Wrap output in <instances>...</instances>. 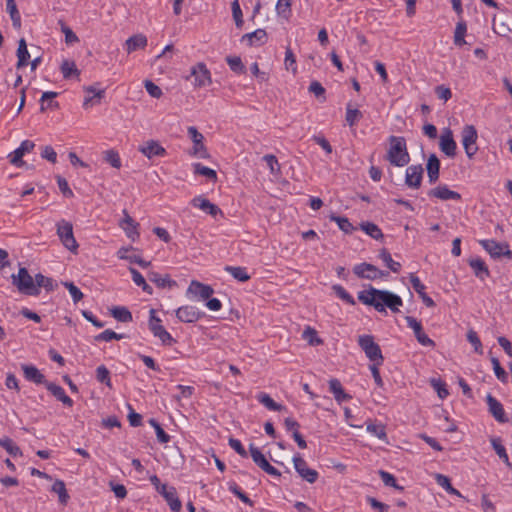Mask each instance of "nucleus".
<instances>
[{"instance_id":"nucleus-47","label":"nucleus","mask_w":512,"mask_h":512,"mask_svg":"<svg viewBox=\"0 0 512 512\" xmlns=\"http://www.w3.org/2000/svg\"><path fill=\"white\" fill-rule=\"evenodd\" d=\"M35 286H37V289L39 290L43 287L47 291H53L55 287L53 279L46 277L41 273L35 275Z\"/></svg>"},{"instance_id":"nucleus-13","label":"nucleus","mask_w":512,"mask_h":512,"mask_svg":"<svg viewBox=\"0 0 512 512\" xmlns=\"http://www.w3.org/2000/svg\"><path fill=\"white\" fill-rule=\"evenodd\" d=\"M138 150L148 159H152L153 157H164L167 154L166 149L157 140H148L144 142L139 146Z\"/></svg>"},{"instance_id":"nucleus-54","label":"nucleus","mask_w":512,"mask_h":512,"mask_svg":"<svg viewBox=\"0 0 512 512\" xmlns=\"http://www.w3.org/2000/svg\"><path fill=\"white\" fill-rule=\"evenodd\" d=\"M367 431L381 440L387 439L386 429L383 424L369 423L367 425Z\"/></svg>"},{"instance_id":"nucleus-51","label":"nucleus","mask_w":512,"mask_h":512,"mask_svg":"<svg viewBox=\"0 0 512 512\" xmlns=\"http://www.w3.org/2000/svg\"><path fill=\"white\" fill-rule=\"evenodd\" d=\"M104 160L109 163L112 167L119 169L121 167V159L117 151L110 149L105 151Z\"/></svg>"},{"instance_id":"nucleus-29","label":"nucleus","mask_w":512,"mask_h":512,"mask_svg":"<svg viewBox=\"0 0 512 512\" xmlns=\"http://www.w3.org/2000/svg\"><path fill=\"white\" fill-rule=\"evenodd\" d=\"M479 243L491 255V257L499 258L503 256L504 244H501L495 240H480Z\"/></svg>"},{"instance_id":"nucleus-64","label":"nucleus","mask_w":512,"mask_h":512,"mask_svg":"<svg viewBox=\"0 0 512 512\" xmlns=\"http://www.w3.org/2000/svg\"><path fill=\"white\" fill-rule=\"evenodd\" d=\"M467 340L474 346V350L475 352L477 353H482V344H481V341L477 335V333L470 329L468 332H467Z\"/></svg>"},{"instance_id":"nucleus-40","label":"nucleus","mask_w":512,"mask_h":512,"mask_svg":"<svg viewBox=\"0 0 512 512\" xmlns=\"http://www.w3.org/2000/svg\"><path fill=\"white\" fill-rule=\"evenodd\" d=\"M262 159L266 162L267 167L273 176L279 177L281 175V166L278 162V159L274 155L267 154L263 156Z\"/></svg>"},{"instance_id":"nucleus-53","label":"nucleus","mask_w":512,"mask_h":512,"mask_svg":"<svg viewBox=\"0 0 512 512\" xmlns=\"http://www.w3.org/2000/svg\"><path fill=\"white\" fill-rule=\"evenodd\" d=\"M302 337L306 340L310 345H319L322 343V340L317 336V332L315 329L307 326L302 333Z\"/></svg>"},{"instance_id":"nucleus-52","label":"nucleus","mask_w":512,"mask_h":512,"mask_svg":"<svg viewBox=\"0 0 512 512\" xmlns=\"http://www.w3.org/2000/svg\"><path fill=\"white\" fill-rule=\"evenodd\" d=\"M124 338L123 334H118L114 332L113 330L107 329L101 332L100 334L95 336V341H105L109 342L112 340H121Z\"/></svg>"},{"instance_id":"nucleus-25","label":"nucleus","mask_w":512,"mask_h":512,"mask_svg":"<svg viewBox=\"0 0 512 512\" xmlns=\"http://www.w3.org/2000/svg\"><path fill=\"white\" fill-rule=\"evenodd\" d=\"M45 386L47 390L50 391L54 397L57 398V400L61 401L64 405L68 407L73 406V400L66 395L64 389L61 386L52 382L45 383Z\"/></svg>"},{"instance_id":"nucleus-61","label":"nucleus","mask_w":512,"mask_h":512,"mask_svg":"<svg viewBox=\"0 0 512 512\" xmlns=\"http://www.w3.org/2000/svg\"><path fill=\"white\" fill-rule=\"evenodd\" d=\"M379 475H380L381 480L383 481V483L386 486L394 487L395 489H398V490H403V487L397 485L395 477L392 474H390L389 472L380 470Z\"/></svg>"},{"instance_id":"nucleus-43","label":"nucleus","mask_w":512,"mask_h":512,"mask_svg":"<svg viewBox=\"0 0 512 512\" xmlns=\"http://www.w3.org/2000/svg\"><path fill=\"white\" fill-rule=\"evenodd\" d=\"M330 219H331V221L336 222L339 229L346 234H351L353 231L356 230V228L352 225V223L346 217L332 215L330 217Z\"/></svg>"},{"instance_id":"nucleus-28","label":"nucleus","mask_w":512,"mask_h":512,"mask_svg":"<svg viewBox=\"0 0 512 512\" xmlns=\"http://www.w3.org/2000/svg\"><path fill=\"white\" fill-rule=\"evenodd\" d=\"M469 266L472 268L475 276L480 280H484L485 278L490 276V272L488 270L487 265L480 258L470 259Z\"/></svg>"},{"instance_id":"nucleus-46","label":"nucleus","mask_w":512,"mask_h":512,"mask_svg":"<svg viewBox=\"0 0 512 512\" xmlns=\"http://www.w3.org/2000/svg\"><path fill=\"white\" fill-rule=\"evenodd\" d=\"M466 31H467L466 23L464 21L458 22L456 25V28H455V33H454V43L456 46H462L466 43L465 39H464Z\"/></svg>"},{"instance_id":"nucleus-4","label":"nucleus","mask_w":512,"mask_h":512,"mask_svg":"<svg viewBox=\"0 0 512 512\" xmlns=\"http://www.w3.org/2000/svg\"><path fill=\"white\" fill-rule=\"evenodd\" d=\"M358 345L364 351L366 357L377 364L383 363V356L380 346L374 341L371 335H361L358 337Z\"/></svg>"},{"instance_id":"nucleus-36","label":"nucleus","mask_w":512,"mask_h":512,"mask_svg":"<svg viewBox=\"0 0 512 512\" xmlns=\"http://www.w3.org/2000/svg\"><path fill=\"white\" fill-rule=\"evenodd\" d=\"M61 73L65 79H68L72 76L79 77L80 71L77 69L74 61L71 60H63L60 66Z\"/></svg>"},{"instance_id":"nucleus-15","label":"nucleus","mask_w":512,"mask_h":512,"mask_svg":"<svg viewBox=\"0 0 512 512\" xmlns=\"http://www.w3.org/2000/svg\"><path fill=\"white\" fill-rule=\"evenodd\" d=\"M423 179L422 165H411L406 169L405 184L409 188L418 189L421 186Z\"/></svg>"},{"instance_id":"nucleus-39","label":"nucleus","mask_w":512,"mask_h":512,"mask_svg":"<svg viewBox=\"0 0 512 512\" xmlns=\"http://www.w3.org/2000/svg\"><path fill=\"white\" fill-rule=\"evenodd\" d=\"M379 258L385 263V265L394 273H398L401 269V264L392 259L391 254L386 250L382 249L379 253Z\"/></svg>"},{"instance_id":"nucleus-10","label":"nucleus","mask_w":512,"mask_h":512,"mask_svg":"<svg viewBox=\"0 0 512 512\" xmlns=\"http://www.w3.org/2000/svg\"><path fill=\"white\" fill-rule=\"evenodd\" d=\"M353 272L359 278L375 280L377 278L386 277L388 272L379 270L376 266L369 263H361L353 268Z\"/></svg>"},{"instance_id":"nucleus-9","label":"nucleus","mask_w":512,"mask_h":512,"mask_svg":"<svg viewBox=\"0 0 512 512\" xmlns=\"http://www.w3.org/2000/svg\"><path fill=\"white\" fill-rule=\"evenodd\" d=\"M190 77L193 78L195 87H205L211 84V73L202 62L197 63L191 68Z\"/></svg>"},{"instance_id":"nucleus-57","label":"nucleus","mask_w":512,"mask_h":512,"mask_svg":"<svg viewBox=\"0 0 512 512\" xmlns=\"http://www.w3.org/2000/svg\"><path fill=\"white\" fill-rule=\"evenodd\" d=\"M226 61L232 71L235 73L241 74L245 72V66L242 63L240 57L237 56H229L226 58Z\"/></svg>"},{"instance_id":"nucleus-20","label":"nucleus","mask_w":512,"mask_h":512,"mask_svg":"<svg viewBox=\"0 0 512 512\" xmlns=\"http://www.w3.org/2000/svg\"><path fill=\"white\" fill-rule=\"evenodd\" d=\"M21 369L23 371L24 377L26 380L33 382L35 384H44L47 383L45 376L40 372V370L28 364H22Z\"/></svg>"},{"instance_id":"nucleus-35","label":"nucleus","mask_w":512,"mask_h":512,"mask_svg":"<svg viewBox=\"0 0 512 512\" xmlns=\"http://www.w3.org/2000/svg\"><path fill=\"white\" fill-rule=\"evenodd\" d=\"M360 227L367 235L375 240H382L384 237L381 229L372 222H362Z\"/></svg>"},{"instance_id":"nucleus-2","label":"nucleus","mask_w":512,"mask_h":512,"mask_svg":"<svg viewBox=\"0 0 512 512\" xmlns=\"http://www.w3.org/2000/svg\"><path fill=\"white\" fill-rule=\"evenodd\" d=\"M389 148L386 159L396 167H404L410 162V155L407 150V144L404 137L390 136L388 138Z\"/></svg>"},{"instance_id":"nucleus-55","label":"nucleus","mask_w":512,"mask_h":512,"mask_svg":"<svg viewBox=\"0 0 512 512\" xmlns=\"http://www.w3.org/2000/svg\"><path fill=\"white\" fill-rule=\"evenodd\" d=\"M231 8H232V16L235 21V25L237 28H241L243 26L244 21H243V14H242V10L240 8L239 1L234 0L231 3Z\"/></svg>"},{"instance_id":"nucleus-27","label":"nucleus","mask_w":512,"mask_h":512,"mask_svg":"<svg viewBox=\"0 0 512 512\" xmlns=\"http://www.w3.org/2000/svg\"><path fill=\"white\" fill-rule=\"evenodd\" d=\"M329 389L330 392L333 393L334 398L338 403H342L351 399V396L344 392L341 382L336 378L329 380Z\"/></svg>"},{"instance_id":"nucleus-56","label":"nucleus","mask_w":512,"mask_h":512,"mask_svg":"<svg viewBox=\"0 0 512 512\" xmlns=\"http://www.w3.org/2000/svg\"><path fill=\"white\" fill-rule=\"evenodd\" d=\"M332 289L341 300L349 305H355L354 298L341 285H333Z\"/></svg>"},{"instance_id":"nucleus-14","label":"nucleus","mask_w":512,"mask_h":512,"mask_svg":"<svg viewBox=\"0 0 512 512\" xmlns=\"http://www.w3.org/2000/svg\"><path fill=\"white\" fill-rule=\"evenodd\" d=\"M175 314L178 320L184 323H194L204 316V313L191 305L179 307Z\"/></svg>"},{"instance_id":"nucleus-8","label":"nucleus","mask_w":512,"mask_h":512,"mask_svg":"<svg viewBox=\"0 0 512 512\" xmlns=\"http://www.w3.org/2000/svg\"><path fill=\"white\" fill-rule=\"evenodd\" d=\"M293 464L299 476L310 484L317 481L319 474L315 469L309 468L307 462L301 457L300 454L293 456Z\"/></svg>"},{"instance_id":"nucleus-58","label":"nucleus","mask_w":512,"mask_h":512,"mask_svg":"<svg viewBox=\"0 0 512 512\" xmlns=\"http://www.w3.org/2000/svg\"><path fill=\"white\" fill-rule=\"evenodd\" d=\"M96 379L111 388L110 372L104 365L96 369Z\"/></svg>"},{"instance_id":"nucleus-49","label":"nucleus","mask_w":512,"mask_h":512,"mask_svg":"<svg viewBox=\"0 0 512 512\" xmlns=\"http://www.w3.org/2000/svg\"><path fill=\"white\" fill-rule=\"evenodd\" d=\"M58 24L61 27L62 33L65 35V42L67 45H72L79 42L78 36L68 27L63 20H59Z\"/></svg>"},{"instance_id":"nucleus-19","label":"nucleus","mask_w":512,"mask_h":512,"mask_svg":"<svg viewBox=\"0 0 512 512\" xmlns=\"http://www.w3.org/2000/svg\"><path fill=\"white\" fill-rule=\"evenodd\" d=\"M428 196L444 201L461 199V195L458 192L450 190L446 185H440L431 189L428 192Z\"/></svg>"},{"instance_id":"nucleus-48","label":"nucleus","mask_w":512,"mask_h":512,"mask_svg":"<svg viewBox=\"0 0 512 512\" xmlns=\"http://www.w3.org/2000/svg\"><path fill=\"white\" fill-rule=\"evenodd\" d=\"M362 117V113L360 110L356 108H352L351 104H348L346 107V122L350 127L354 126Z\"/></svg>"},{"instance_id":"nucleus-17","label":"nucleus","mask_w":512,"mask_h":512,"mask_svg":"<svg viewBox=\"0 0 512 512\" xmlns=\"http://www.w3.org/2000/svg\"><path fill=\"white\" fill-rule=\"evenodd\" d=\"M187 293L193 295L199 300H207L212 296L214 290L209 285L193 280L187 289Z\"/></svg>"},{"instance_id":"nucleus-44","label":"nucleus","mask_w":512,"mask_h":512,"mask_svg":"<svg viewBox=\"0 0 512 512\" xmlns=\"http://www.w3.org/2000/svg\"><path fill=\"white\" fill-rule=\"evenodd\" d=\"M491 444L496 452V454L499 456L500 459L504 461V463L508 467H512L511 463L509 462L508 455L506 453L505 447L502 445L501 440L498 438L491 439Z\"/></svg>"},{"instance_id":"nucleus-18","label":"nucleus","mask_w":512,"mask_h":512,"mask_svg":"<svg viewBox=\"0 0 512 512\" xmlns=\"http://www.w3.org/2000/svg\"><path fill=\"white\" fill-rule=\"evenodd\" d=\"M486 402L489 407V412L493 415V417L501 423H505L508 421V418L505 415L503 405L491 394H488L486 397Z\"/></svg>"},{"instance_id":"nucleus-41","label":"nucleus","mask_w":512,"mask_h":512,"mask_svg":"<svg viewBox=\"0 0 512 512\" xmlns=\"http://www.w3.org/2000/svg\"><path fill=\"white\" fill-rule=\"evenodd\" d=\"M0 446L4 448L11 456L22 455L21 449L9 437L0 438Z\"/></svg>"},{"instance_id":"nucleus-30","label":"nucleus","mask_w":512,"mask_h":512,"mask_svg":"<svg viewBox=\"0 0 512 512\" xmlns=\"http://www.w3.org/2000/svg\"><path fill=\"white\" fill-rule=\"evenodd\" d=\"M16 55L18 58L16 67L18 69H20V68L26 66L28 63V60L30 58V54L28 52L27 43L24 38H21L18 42V48H17Z\"/></svg>"},{"instance_id":"nucleus-1","label":"nucleus","mask_w":512,"mask_h":512,"mask_svg":"<svg viewBox=\"0 0 512 512\" xmlns=\"http://www.w3.org/2000/svg\"><path fill=\"white\" fill-rule=\"evenodd\" d=\"M358 300L380 313H386V307L392 312H398L399 307L403 305V300L399 295L388 290L376 289L371 285L367 290L358 293Z\"/></svg>"},{"instance_id":"nucleus-3","label":"nucleus","mask_w":512,"mask_h":512,"mask_svg":"<svg viewBox=\"0 0 512 512\" xmlns=\"http://www.w3.org/2000/svg\"><path fill=\"white\" fill-rule=\"evenodd\" d=\"M12 284L17 287L18 291L25 295L38 296L40 290L35 286V278H33L28 270L21 267L17 274L11 276Z\"/></svg>"},{"instance_id":"nucleus-60","label":"nucleus","mask_w":512,"mask_h":512,"mask_svg":"<svg viewBox=\"0 0 512 512\" xmlns=\"http://www.w3.org/2000/svg\"><path fill=\"white\" fill-rule=\"evenodd\" d=\"M493 370L496 377L503 383L507 382L508 376L506 371L501 367L499 360L496 357L491 358Z\"/></svg>"},{"instance_id":"nucleus-63","label":"nucleus","mask_w":512,"mask_h":512,"mask_svg":"<svg viewBox=\"0 0 512 512\" xmlns=\"http://www.w3.org/2000/svg\"><path fill=\"white\" fill-rule=\"evenodd\" d=\"M292 0H278L276 4V10L279 15L287 17L291 12Z\"/></svg>"},{"instance_id":"nucleus-38","label":"nucleus","mask_w":512,"mask_h":512,"mask_svg":"<svg viewBox=\"0 0 512 512\" xmlns=\"http://www.w3.org/2000/svg\"><path fill=\"white\" fill-rule=\"evenodd\" d=\"M256 398L262 405L271 411H281L283 409V406L276 403L267 393L261 392L256 396Z\"/></svg>"},{"instance_id":"nucleus-45","label":"nucleus","mask_w":512,"mask_h":512,"mask_svg":"<svg viewBox=\"0 0 512 512\" xmlns=\"http://www.w3.org/2000/svg\"><path fill=\"white\" fill-rule=\"evenodd\" d=\"M193 169H194V173L195 174H199V175H202V176H205L206 178L212 180V181H216L217 180V173L215 170L209 168V167H206L204 165H202L201 163H194L193 164Z\"/></svg>"},{"instance_id":"nucleus-24","label":"nucleus","mask_w":512,"mask_h":512,"mask_svg":"<svg viewBox=\"0 0 512 512\" xmlns=\"http://www.w3.org/2000/svg\"><path fill=\"white\" fill-rule=\"evenodd\" d=\"M241 41L246 42L249 46L262 45L267 41V33L264 29H257L243 35Z\"/></svg>"},{"instance_id":"nucleus-26","label":"nucleus","mask_w":512,"mask_h":512,"mask_svg":"<svg viewBox=\"0 0 512 512\" xmlns=\"http://www.w3.org/2000/svg\"><path fill=\"white\" fill-rule=\"evenodd\" d=\"M427 174L430 183H435L439 178L440 161L435 154H431L427 160Z\"/></svg>"},{"instance_id":"nucleus-31","label":"nucleus","mask_w":512,"mask_h":512,"mask_svg":"<svg viewBox=\"0 0 512 512\" xmlns=\"http://www.w3.org/2000/svg\"><path fill=\"white\" fill-rule=\"evenodd\" d=\"M148 279L155 283L160 288H165L166 286H174L176 282L171 280L168 274L161 275L157 272H149Z\"/></svg>"},{"instance_id":"nucleus-21","label":"nucleus","mask_w":512,"mask_h":512,"mask_svg":"<svg viewBox=\"0 0 512 512\" xmlns=\"http://www.w3.org/2000/svg\"><path fill=\"white\" fill-rule=\"evenodd\" d=\"M410 282L413 289L416 291V293L427 307H434L436 305L433 299L425 293L426 287L416 275H410Z\"/></svg>"},{"instance_id":"nucleus-42","label":"nucleus","mask_w":512,"mask_h":512,"mask_svg":"<svg viewBox=\"0 0 512 512\" xmlns=\"http://www.w3.org/2000/svg\"><path fill=\"white\" fill-rule=\"evenodd\" d=\"M129 271L132 275V280L134 281V283L141 287L143 289L144 292L148 293V294H152V288L151 286H149L144 277L142 276V274L135 268H132L130 267L129 268Z\"/></svg>"},{"instance_id":"nucleus-22","label":"nucleus","mask_w":512,"mask_h":512,"mask_svg":"<svg viewBox=\"0 0 512 512\" xmlns=\"http://www.w3.org/2000/svg\"><path fill=\"white\" fill-rule=\"evenodd\" d=\"M191 204L194 207L201 209L211 216H216L218 213H221V210L215 204L211 203L208 199L197 196L192 199Z\"/></svg>"},{"instance_id":"nucleus-11","label":"nucleus","mask_w":512,"mask_h":512,"mask_svg":"<svg viewBox=\"0 0 512 512\" xmlns=\"http://www.w3.org/2000/svg\"><path fill=\"white\" fill-rule=\"evenodd\" d=\"M405 320L408 327L414 331V335L421 345L429 347L435 346V342L424 333L422 324L418 320L412 316H406Z\"/></svg>"},{"instance_id":"nucleus-59","label":"nucleus","mask_w":512,"mask_h":512,"mask_svg":"<svg viewBox=\"0 0 512 512\" xmlns=\"http://www.w3.org/2000/svg\"><path fill=\"white\" fill-rule=\"evenodd\" d=\"M65 288L68 289L74 303H78L83 298V293L80 291V289L74 285L73 282H63L62 283Z\"/></svg>"},{"instance_id":"nucleus-33","label":"nucleus","mask_w":512,"mask_h":512,"mask_svg":"<svg viewBox=\"0 0 512 512\" xmlns=\"http://www.w3.org/2000/svg\"><path fill=\"white\" fill-rule=\"evenodd\" d=\"M110 313L119 322L128 323L133 319L131 312L123 306L113 307L110 309Z\"/></svg>"},{"instance_id":"nucleus-34","label":"nucleus","mask_w":512,"mask_h":512,"mask_svg":"<svg viewBox=\"0 0 512 512\" xmlns=\"http://www.w3.org/2000/svg\"><path fill=\"white\" fill-rule=\"evenodd\" d=\"M51 491L56 493L61 504H67L70 496L67 492L65 483L62 480L57 479L51 487Z\"/></svg>"},{"instance_id":"nucleus-37","label":"nucleus","mask_w":512,"mask_h":512,"mask_svg":"<svg viewBox=\"0 0 512 512\" xmlns=\"http://www.w3.org/2000/svg\"><path fill=\"white\" fill-rule=\"evenodd\" d=\"M435 480H436L437 484L439 486H441L442 488H444L449 494H452V495H455L458 497H463L462 494L460 493V491H458L456 488H454L451 485L450 479L447 476L442 475V474H436Z\"/></svg>"},{"instance_id":"nucleus-62","label":"nucleus","mask_w":512,"mask_h":512,"mask_svg":"<svg viewBox=\"0 0 512 512\" xmlns=\"http://www.w3.org/2000/svg\"><path fill=\"white\" fill-rule=\"evenodd\" d=\"M144 86L148 94L153 98L159 99L163 94L161 88L150 80H146Z\"/></svg>"},{"instance_id":"nucleus-7","label":"nucleus","mask_w":512,"mask_h":512,"mask_svg":"<svg viewBox=\"0 0 512 512\" xmlns=\"http://www.w3.org/2000/svg\"><path fill=\"white\" fill-rule=\"evenodd\" d=\"M462 145L468 158H473L478 151L477 146V130L473 125H466L461 133Z\"/></svg>"},{"instance_id":"nucleus-16","label":"nucleus","mask_w":512,"mask_h":512,"mask_svg":"<svg viewBox=\"0 0 512 512\" xmlns=\"http://www.w3.org/2000/svg\"><path fill=\"white\" fill-rule=\"evenodd\" d=\"M35 147V143L31 140H24L22 141V143L20 144V146L15 150L13 151L11 154H9V159H10V163L17 166V167H21L24 165V161L22 160L23 156L28 153V152H31Z\"/></svg>"},{"instance_id":"nucleus-23","label":"nucleus","mask_w":512,"mask_h":512,"mask_svg":"<svg viewBox=\"0 0 512 512\" xmlns=\"http://www.w3.org/2000/svg\"><path fill=\"white\" fill-rule=\"evenodd\" d=\"M147 46V37L141 33L129 37L125 42L127 53H132Z\"/></svg>"},{"instance_id":"nucleus-12","label":"nucleus","mask_w":512,"mask_h":512,"mask_svg":"<svg viewBox=\"0 0 512 512\" xmlns=\"http://www.w3.org/2000/svg\"><path fill=\"white\" fill-rule=\"evenodd\" d=\"M439 147L440 150L450 158L456 155L457 144L453 138L451 129L446 128L443 130L440 136Z\"/></svg>"},{"instance_id":"nucleus-32","label":"nucleus","mask_w":512,"mask_h":512,"mask_svg":"<svg viewBox=\"0 0 512 512\" xmlns=\"http://www.w3.org/2000/svg\"><path fill=\"white\" fill-rule=\"evenodd\" d=\"M164 499L169 505L170 509L173 512H181L182 511V503L177 496V491L174 487H170L168 494L164 495Z\"/></svg>"},{"instance_id":"nucleus-5","label":"nucleus","mask_w":512,"mask_h":512,"mask_svg":"<svg viewBox=\"0 0 512 512\" xmlns=\"http://www.w3.org/2000/svg\"><path fill=\"white\" fill-rule=\"evenodd\" d=\"M57 235L62 244L70 251L75 252L78 248V244L74 238L73 225L71 222L61 220L56 224Z\"/></svg>"},{"instance_id":"nucleus-6","label":"nucleus","mask_w":512,"mask_h":512,"mask_svg":"<svg viewBox=\"0 0 512 512\" xmlns=\"http://www.w3.org/2000/svg\"><path fill=\"white\" fill-rule=\"evenodd\" d=\"M149 328L155 337H158L164 345L171 346L176 341L171 334L161 325V320L156 316L154 309L150 310Z\"/></svg>"},{"instance_id":"nucleus-50","label":"nucleus","mask_w":512,"mask_h":512,"mask_svg":"<svg viewBox=\"0 0 512 512\" xmlns=\"http://www.w3.org/2000/svg\"><path fill=\"white\" fill-rule=\"evenodd\" d=\"M225 270L229 272L235 279L241 282H246L250 279V276L247 274L246 269L243 267L226 266Z\"/></svg>"}]
</instances>
